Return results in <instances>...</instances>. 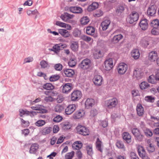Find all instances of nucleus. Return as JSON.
<instances>
[{
  "mask_svg": "<svg viewBox=\"0 0 159 159\" xmlns=\"http://www.w3.org/2000/svg\"><path fill=\"white\" fill-rule=\"evenodd\" d=\"M147 150L149 152H153L155 150V148L154 146L152 144H150L147 147Z\"/></svg>",
  "mask_w": 159,
  "mask_h": 159,
  "instance_id": "774afa93",
  "label": "nucleus"
},
{
  "mask_svg": "<svg viewBox=\"0 0 159 159\" xmlns=\"http://www.w3.org/2000/svg\"><path fill=\"white\" fill-rule=\"evenodd\" d=\"M98 3L96 2H94L89 6L88 10L89 11H92L98 8Z\"/></svg>",
  "mask_w": 159,
  "mask_h": 159,
  "instance_id": "cd10ccee",
  "label": "nucleus"
},
{
  "mask_svg": "<svg viewBox=\"0 0 159 159\" xmlns=\"http://www.w3.org/2000/svg\"><path fill=\"white\" fill-rule=\"evenodd\" d=\"M64 73L65 75L69 77H72L74 74V70L71 69H67L64 70Z\"/></svg>",
  "mask_w": 159,
  "mask_h": 159,
  "instance_id": "c756f323",
  "label": "nucleus"
},
{
  "mask_svg": "<svg viewBox=\"0 0 159 159\" xmlns=\"http://www.w3.org/2000/svg\"><path fill=\"white\" fill-rule=\"evenodd\" d=\"M128 68L127 65L124 63H120L117 67L118 73L120 75L124 74L126 72Z\"/></svg>",
  "mask_w": 159,
  "mask_h": 159,
  "instance_id": "0eeeda50",
  "label": "nucleus"
},
{
  "mask_svg": "<svg viewBox=\"0 0 159 159\" xmlns=\"http://www.w3.org/2000/svg\"><path fill=\"white\" fill-rule=\"evenodd\" d=\"M83 144L80 141H76L74 143L72 146L74 149L79 150L82 147Z\"/></svg>",
  "mask_w": 159,
  "mask_h": 159,
  "instance_id": "a878e982",
  "label": "nucleus"
},
{
  "mask_svg": "<svg viewBox=\"0 0 159 159\" xmlns=\"http://www.w3.org/2000/svg\"><path fill=\"white\" fill-rule=\"evenodd\" d=\"M74 16L73 15H71L67 13H64L61 16L60 18L63 21L66 22H70L71 21L70 20Z\"/></svg>",
  "mask_w": 159,
  "mask_h": 159,
  "instance_id": "1a4fd4ad",
  "label": "nucleus"
},
{
  "mask_svg": "<svg viewBox=\"0 0 159 159\" xmlns=\"http://www.w3.org/2000/svg\"><path fill=\"white\" fill-rule=\"evenodd\" d=\"M118 102L117 99L116 98H113L107 101V106L109 109H113L116 107Z\"/></svg>",
  "mask_w": 159,
  "mask_h": 159,
  "instance_id": "f03ea898",
  "label": "nucleus"
},
{
  "mask_svg": "<svg viewBox=\"0 0 159 159\" xmlns=\"http://www.w3.org/2000/svg\"><path fill=\"white\" fill-rule=\"evenodd\" d=\"M116 146L119 148L122 149L124 151L125 150V147L124 144L122 142L120 141H117L116 143Z\"/></svg>",
  "mask_w": 159,
  "mask_h": 159,
  "instance_id": "a19ab883",
  "label": "nucleus"
},
{
  "mask_svg": "<svg viewBox=\"0 0 159 159\" xmlns=\"http://www.w3.org/2000/svg\"><path fill=\"white\" fill-rule=\"evenodd\" d=\"M73 36L75 37H78L80 36L81 34V31L78 29H75L73 33Z\"/></svg>",
  "mask_w": 159,
  "mask_h": 159,
  "instance_id": "8fccbe9b",
  "label": "nucleus"
},
{
  "mask_svg": "<svg viewBox=\"0 0 159 159\" xmlns=\"http://www.w3.org/2000/svg\"><path fill=\"white\" fill-rule=\"evenodd\" d=\"M46 123L45 120H38L35 123L36 125L38 126H42L44 125Z\"/></svg>",
  "mask_w": 159,
  "mask_h": 159,
  "instance_id": "3c124183",
  "label": "nucleus"
},
{
  "mask_svg": "<svg viewBox=\"0 0 159 159\" xmlns=\"http://www.w3.org/2000/svg\"><path fill=\"white\" fill-rule=\"evenodd\" d=\"M21 121L22 122L21 124L23 126L26 127L29 126L30 123L28 121H25L23 119H21Z\"/></svg>",
  "mask_w": 159,
  "mask_h": 159,
  "instance_id": "338daca9",
  "label": "nucleus"
},
{
  "mask_svg": "<svg viewBox=\"0 0 159 159\" xmlns=\"http://www.w3.org/2000/svg\"><path fill=\"white\" fill-rule=\"evenodd\" d=\"M43 88L46 90H52L54 88V87L50 83H47L43 85Z\"/></svg>",
  "mask_w": 159,
  "mask_h": 159,
  "instance_id": "e433bc0d",
  "label": "nucleus"
},
{
  "mask_svg": "<svg viewBox=\"0 0 159 159\" xmlns=\"http://www.w3.org/2000/svg\"><path fill=\"white\" fill-rule=\"evenodd\" d=\"M102 142L100 140L99 138H98L96 142V147L98 150L102 152Z\"/></svg>",
  "mask_w": 159,
  "mask_h": 159,
  "instance_id": "c9c22d12",
  "label": "nucleus"
},
{
  "mask_svg": "<svg viewBox=\"0 0 159 159\" xmlns=\"http://www.w3.org/2000/svg\"><path fill=\"white\" fill-rule=\"evenodd\" d=\"M82 95V94L81 91L78 90L75 91L71 94V100L73 101L78 100L81 98Z\"/></svg>",
  "mask_w": 159,
  "mask_h": 159,
  "instance_id": "423d86ee",
  "label": "nucleus"
},
{
  "mask_svg": "<svg viewBox=\"0 0 159 159\" xmlns=\"http://www.w3.org/2000/svg\"><path fill=\"white\" fill-rule=\"evenodd\" d=\"M105 70H110L114 66L113 59L111 58L106 59L104 62Z\"/></svg>",
  "mask_w": 159,
  "mask_h": 159,
  "instance_id": "20e7f679",
  "label": "nucleus"
},
{
  "mask_svg": "<svg viewBox=\"0 0 159 159\" xmlns=\"http://www.w3.org/2000/svg\"><path fill=\"white\" fill-rule=\"evenodd\" d=\"M27 13L29 16L35 15L38 14V12L36 9L34 10V11L29 10L27 11Z\"/></svg>",
  "mask_w": 159,
  "mask_h": 159,
  "instance_id": "13d9d810",
  "label": "nucleus"
},
{
  "mask_svg": "<svg viewBox=\"0 0 159 159\" xmlns=\"http://www.w3.org/2000/svg\"><path fill=\"white\" fill-rule=\"evenodd\" d=\"M71 126V125L68 123H66L63 125V128L65 130H67L70 129Z\"/></svg>",
  "mask_w": 159,
  "mask_h": 159,
  "instance_id": "0e129e2a",
  "label": "nucleus"
},
{
  "mask_svg": "<svg viewBox=\"0 0 159 159\" xmlns=\"http://www.w3.org/2000/svg\"><path fill=\"white\" fill-rule=\"evenodd\" d=\"M60 78V76L58 75H52L49 78V80L51 82H54L58 80Z\"/></svg>",
  "mask_w": 159,
  "mask_h": 159,
  "instance_id": "37998d69",
  "label": "nucleus"
},
{
  "mask_svg": "<svg viewBox=\"0 0 159 159\" xmlns=\"http://www.w3.org/2000/svg\"><path fill=\"white\" fill-rule=\"evenodd\" d=\"M140 27L143 30H145L147 29L148 25L147 20L146 19H143L140 21Z\"/></svg>",
  "mask_w": 159,
  "mask_h": 159,
  "instance_id": "f3484780",
  "label": "nucleus"
},
{
  "mask_svg": "<svg viewBox=\"0 0 159 159\" xmlns=\"http://www.w3.org/2000/svg\"><path fill=\"white\" fill-rule=\"evenodd\" d=\"M157 9L155 5L151 4L148 9V14L151 16H154L156 13Z\"/></svg>",
  "mask_w": 159,
  "mask_h": 159,
  "instance_id": "9d476101",
  "label": "nucleus"
},
{
  "mask_svg": "<svg viewBox=\"0 0 159 159\" xmlns=\"http://www.w3.org/2000/svg\"><path fill=\"white\" fill-rule=\"evenodd\" d=\"M81 39L86 42H89L90 41H93V40L92 38L86 35H83L81 37Z\"/></svg>",
  "mask_w": 159,
  "mask_h": 159,
  "instance_id": "603ef678",
  "label": "nucleus"
},
{
  "mask_svg": "<svg viewBox=\"0 0 159 159\" xmlns=\"http://www.w3.org/2000/svg\"><path fill=\"white\" fill-rule=\"evenodd\" d=\"M150 25L153 28H158L159 26V20L157 19L153 20L151 23Z\"/></svg>",
  "mask_w": 159,
  "mask_h": 159,
  "instance_id": "4c0bfd02",
  "label": "nucleus"
},
{
  "mask_svg": "<svg viewBox=\"0 0 159 159\" xmlns=\"http://www.w3.org/2000/svg\"><path fill=\"white\" fill-rule=\"evenodd\" d=\"M149 38L148 37H145L141 41V45L144 48L147 47L149 44Z\"/></svg>",
  "mask_w": 159,
  "mask_h": 159,
  "instance_id": "bb28decb",
  "label": "nucleus"
},
{
  "mask_svg": "<svg viewBox=\"0 0 159 159\" xmlns=\"http://www.w3.org/2000/svg\"><path fill=\"white\" fill-rule=\"evenodd\" d=\"M103 13L102 11L99 10L96 11L94 14V16L95 17H99L103 15Z\"/></svg>",
  "mask_w": 159,
  "mask_h": 159,
  "instance_id": "680f3d73",
  "label": "nucleus"
},
{
  "mask_svg": "<svg viewBox=\"0 0 159 159\" xmlns=\"http://www.w3.org/2000/svg\"><path fill=\"white\" fill-rule=\"evenodd\" d=\"M123 38V36L121 34L115 35L111 39V42L113 44H117Z\"/></svg>",
  "mask_w": 159,
  "mask_h": 159,
  "instance_id": "ddd939ff",
  "label": "nucleus"
},
{
  "mask_svg": "<svg viewBox=\"0 0 159 159\" xmlns=\"http://www.w3.org/2000/svg\"><path fill=\"white\" fill-rule=\"evenodd\" d=\"M132 57L135 59H137L139 57V50L138 49H134L131 52Z\"/></svg>",
  "mask_w": 159,
  "mask_h": 159,
  "instance_id": "2f4dec72",
  "label": "nucleus"
},
{
  "mask_svg": "<svg viewBox=\"0 0 159 159\" xmlns=\"http://www.w3.org/2000/svg\"><path fill=\"white\" fill-rule=\"evenodd\" d=\"M31 108L33 110L39 111V112L40 113H46L48 112V111L44 109V107L41 105H38L35 107H31Z\"/></svg>",
  "mask_w": 159,
  "mask_h": 159,
  "instance_id": "4468645a",
  "label": "nucleus"
},
{
  "mask_svg": "<svg viewBox=\"0 0 159 159\" xmlns=\"http://www.w3.org/2000/svg\"><path fill=\"white\" fill-rule=\"evenodd\" d=\"M70 48L72 50L74 51H77L78 50L79 47L78 43L77 41H72L71 42Z\"/></svg>",
  "mask_w": 159,
  "mask_h": 159,
  "instance_id": "c85d7f7f",
  "label": "nucleus"
},
{
  "mask_svg": "<svg viewBox=\"0 0 159 159\" xmlns=\"http://www.w3.org/2000/svg\"><path fill=\"white\" fill-rule=\"evenodd\" d=\"M60 44H56L53 47L55 53H57L59 52L60 50Z\"/></svg>",
  "mask_w": 159,
  "mask_h": 159,
  "instance_id": "6e6d98bb",
  "label": "nucleus"
},
{
  "mask_svg": "<svg viewBox=\"0 0 159 159\" xmlns=\"http://www.w3.org/2000/svg\"><path fill=\"white\" fill-rule=\"evenodd\" d=\"M111 23V20L108 19L102 21L101 25L102 30L103 31L106 30L108 28Z\"/></svg>",
  "mask_w": 159,
  "mask_h": 159,
  "instance_id": "2eb2a0df",
  "label": "nucleus"
},
{
  "mask_svg": "<svg viewBox=\"0 0 159 159\" xmlns=\"http://www.w3.org/2000/svg\"><path fill=\"white\" fill-rule=\"evenodd\" d=\"M40 65L43 68H48L49 66L47 62L44 60L42 61L40 63Z\"/></svg>",
  "mask_w": 159,
  "mask_h": 159,
  "instance_id": "a18cd8bd",
  "label": "nucleus"
},
{
  "mask_svg": "<svg viewBox=\"0 0 159 159\" xmlns=\"http://www.w3.org/2000/svg\"><path fill=\"white\" fill-rule=\"evenodd\" d=\"M58 32L64 38L68 37L70 35V33L65 29H60L58 30Z\"/></svg>",
  "mask_w": 159,
  "mask_h": 159,
  "instance_id": "5701e85b",
  "label": "nucleus"
},
{
  "mask_svg": "<svg viewBox=\"0 0 159 159\" xmlns=\"http://www.w3.org/2000/svg\"><path fill=\"white\" fill-rule=\"evenodd\" d=\"M149 86V85L148 84L145 82H142L140 84V88L142 89H147Z\"/></svg>",
  "mask_w": 159,
  "mask_h": 159,
  "instance_id": "79ce46f5",
  "label": "nucleus"
},
{
  "mask_svg": "<svg viewBox=\"0 0 159 159\" xmlns=\"http://www.w3.org/2000/svg\"><path fill=\"white\" fill-rule=\"evenodd\" d=\"M69 66L70 67H73L76 64V59L75 58H71L68 62Z\"/></svg>",
  "mask_w": 159,
  "mask_h": 159,
  "instance_id": "c03bdc74",
  "label": "nucleus"
},
{
  "mask_svg": "<svg viewBox=\"0 0 159 159\" xmlns=\"http://www.w3.org/2000/svg\"><path fill=\"white\" fill-rule=\"evenodd\" d=\"M52 130V128L50 127H46L43 128L40 132L43 135H46L50 133Z\"/></svg>",
  "mask_w": 159,
  "mask_h": 159,
  "instance_id": "b1692460",
  "label": "nucleus"
},
{
  "mask_svg": "<svg viewBox=\"0 0 159 159\" xmlns=\"http://www.w3.org/2000/svg\"><path fill=\"white\" fill-rule=\"evenodd\" d=\"M95 103L94 99L92 98H88L85 102V107L87 109L90 108L94 105Z\"/></svg>",
  "mask_w": 159,
  "mask_h": 159,
  "instance_id": "dca6fc26",
  "label": "nucleus"
},
{
  "mask_svg": "<svg viewBox=\"0 0 159 159\" xmlns=\"http://www.w3.org/2000/svg\"><path fill=\"white\" fill-rule=\"evenodd\" d=\"M39 146L37 143L33 144L30 147L29 152L31 154H35L38 150Z\"/></svg>",
  "mask_w": 159,
  "mask_h": 159,
  "instance_id": "412c9836",
  "label": "nucleus"
},
{
  "mask_svg": "<svg viewBox=\"0 0 159 159\" xmlns=\"http://www.w3.org/2000/svg\"><path fill=\"white\" fill-rule=\"evenodd\" d=\"M151 33L153 35H158L159 34V30L157 28H153L151 30Z\"/></svg>",
  "mask_w": 159,
  "mask_h": 159,
  "instance_id": "5fc2aeb1",
  "label": "nucleus"
},
{
  "mask_svg": "<svg viewBox=\"0 0 159 159\" xmlns=\"http://www.w3.org/2000/svg\"><path fill=\"white\" fill-rule=\"evenodd\" d=\"M62 119L61 116L58 115L55 117L53 119L54 122H59L61 121Z\"/></svg>",
  "mask_w": 159,
  "mask_h": 159,
  "instance_id": "e2e57ef3",
  "label": "nucleus"
},
{
  "mask_svg": "<svg viewBox=\"0 0 159 159\" xmlns=\"http://www.w3.org/2000/svg\"><path fill=\"white\" fill-rule=\"evenodd\" d=\"M132 132L133 135L137 138L139 136V131L137 128H134L132 130Z\"/></svg>",
  "mask_w": 159,
  "mask_h": 159,
  "instance_id": "4d7b16f0",
  "label": "nucleus"
},
{
  "mask_svg": "<svg viewBox=\"0 0 159 159\" xmlns=\"http://www.w3.org/2000/svg\"><path fill=\"white\" fill-rule=\"evenodd\" d=\"M157 57V53L156 51H152L150 52L148 55L149 59L152 61H154Z\"/></svg>",
  "mask_w": 159,
  "mask_h": 159,
  "instance_id": "aec40b11",
  "label": "nucleus"
},
{
  "mask_svg": "<svg viewBox=\"0 0 159 159\" xmlns=\"http://www.w3.org/2000/svg\"><path fill=\"white\" fill-rule=\"evenodd\" d=\"M74 154L75 152L74 151L67 153L65 156V159H71L73 157Z\"/></svg>",
  "mask_w": 159,
  "mask_h": 159,
  "instance_id": "09e8293b",
  "label": "nucleus"
},
{
  "mask_svg": "<svg viewBox=\"0 0 159 159\" xmlns=\"http://www.w3.org/2000/svg\"><path fill=\"white\" fill-rule=\"evenodd\" d=\"M94 58L96 59H98L103 57V53L100 50H95L93 53Z\"/></svg>",
  "mask_w": 159,
  "mask_h": 159,
  "instance_id": "7c9ffc66",
  "label": "nucleus"
},
{
  "mask_svg": "<svg viewBox=\"0 0 159 159\" xmlns=\"http://www.w3.org/2000/svg\"><path fill=\"white\" fill-rule=\"evenodd\" d=\"M156 75L154 76V75H151L149 76L148 79V80L149 82L152 84H154L158 81V79L157 78Z\"/></svg>",
  "mask_w": 159,
  "mask_h": 159,
  "instance_id": "72a5a7b5",
  "label": "nucleus"
},
{
  "mask_svg": "<svg viewBox=\"0 0 159 159\" xmlns=\"http://www.w3.org/2000/svg\"><path fill=\"white\" fill-rule=\"evenodd\" d=\"M139 71L138 68H137L134 71V74L133 77L134 78H136L138 80L139 77Z\"/></svg>",
  "mask_w": 159,
  "mask_h": 159,
  "instance_id": "864d4df0",
  "label": "nucleus"
},
{
  "mask_svg": "<svg viewBox=\"0 0 159 159\" xmlns=\"http://www.w3.org/2000/svg\"><path fill=\"white\" fill-rule=\"evenodd\" d=\"M140 157H142V159H149L148 157L146 155V152L142 146H140Z\"/></svg>",
  "mask_w": 159,
  "mask_h": 159,
  "instance_id": "393cba45",
  "label": "nucleus"
},
{
  "mask_svg": "<svg viewBox=\"0 0 159 159\" xmlns=\"http://www.w3.org/2000/svg\"><path fill=\"white\" fill-rule=\"evenodd\" d=\"M125 9L124 5H120L118 6L116 9V13L118 15H120L123 13Z\"/></svg>",
  "mask_w": 159,
  "mask_h": 159,
  "instance_id": "473e14b6",
  "label": "nucleus"
},
{
  "mask_svg": "<svg viewBox=\"0 0 159 159\" xmlns=\"http://www.w3.org/2000/svg\"><path fill=\"white\" fill-rule=\"evenodd\" d=\"M91 64V61L86 58L83 60L79 64V66L83 69L87 70L90 67Z\"/></svg>",
  "mask_w": 159,
  "mask_h": 159,
  "instance_id": "7ed1b4c3",
  "label": "nucleus"
},
{
  "mask_svg": "<svg viewBox=\"0 0 159 159\" xmlns=\"http://www.w3.org/2000/svg\"><path fill=\"white\" fill-rule=\"evenodd\" d=\"M77 132L78 134L84 136L88 135L89 134V129L85 126L79 125L76 127Z\"/></svg>",
  "mask_w": 159,
  "mask_h": 159,
  "instance_id": "f257e3e1",
  "label": "nucleus"
},
{
  "mask_svg": "<svg viewBox=\"0 0 159 159\" xmlns=\"http://www.w3.org/2000/svg\"><path fill=\"white\" fill-rule=\"evenodd\" d=\"M54 68L56 70L60 71L62 68V66L60 64H57L54 66Z\"/></svg>",
  "mask_w": 159,
  "mask_h": 159,
  "instance_id": "69168bd1",
  "label": "nucleus"
},
{
  "mask_svg": "<svg viewBox=\"0 0 159 159\" xmlns=\"http://www.w3.org/2000/svg\"><path fill=\"white\" fill-rule=\"evenodd\" d=\"M62 86V92L63 93H68L72 89V85L70 83H66Z\"/></svg>",
  "mask_w": 159,
  "mask_h": 159,
  "instance_id": "f8f14e48",
  "label": "nucleus"
},
{
  "mask_svg": "<svg viewBox=\"0 0 159 159\" xmlns=\"http://www.w3.org/2000/svg\"><path fill=\"white\" fill-rule=\"evenodd\" d=\"M145 100L149 102H153L154 101V98L151 96H146L145 97Z\"/></svg>",
  "mask_w": 159,
  "mask_h": 159,
  "instance_id": "bf43d9fd",
  "label": "nucleus"
},
{
  "mask_svg": "<svg viewBox=\"0 0 159 159\" xmlns=\"http://www.w3.org/2000/svg\"><path fill=\"white\" fill-rule=\"evenodd\" d=\"M84 112L83 110H79L76 111L73 115L75 119H79L84 116Z\"/></svg>",
  "mask_w": 159,
  "mask_h": 159,
  "instance_id": "a211bd4d",
  "label": "nucleus"
},
{
  "mask_svg": "<svg viewBox=\"0 0 159 159\" xmlns=\"http://www.w3.org/2000/svg\"><path fill=\"white\" fill-rule=\"evenodd\" d=\"M143 131L145 135L148 137H151L153 134L152 131L149 129L145 128L143 129Z\"/></svg>",
  "mask_w": 159,
  "mask_h": 159,
  "instance_id": "ea45409f",
  "label": "nucleus"
},
{
  "mask_svg": "<svg viewBox=\"0 0 159 159\" xmlns=\"http://www.w3.org/2000/svg\"><path fill=\"white\" fill-rule=\"evenodd\" d=\"M86 149L88 154L90 156H92L93 153L92 145H89L87 146Z\"/></svg>",
  "mask_w": 159,
  "mask_h": 159,
  "instance_id": "49530a36",
  "label": "nucleus"
},
{
  "mask_svg": "<svg viewBox=\"0 0 159 159\" xmlns=\"http://www.w3.org/2000/svg\"><path fill=\"white\" fill-rule=\"evenodd\" d=\"M122 137L123 139L126 141L127 143H129L131 142V136L128 132H124L122 135Z\"/></svg>",
  "mask_w": 159,
  "mask_h": 159,
  "instance_id": "4be33fe9",
  "label": "nucleus"
},
{
  "mask_svg": "<svg viewBox=\"0 0 159 159\" xmlns=\"http://www.w3.org/2000/svg\"><path fill=\"white\" fill-rule=\"evenodd\" d=\"M138 14L135 12H133L127 19V21L130 24H132L137 21L139 18Z\"/></svg>",
  "mask_w": 159,
  "mask_h": 159,
  "instance_id": "39448f33",
  "label": "nucleus"
},
{
  "mask_svg": "<svg viewBox=\"0 0 159 159\" xmlns=\"http://www.w3.org/2000/svg\"><path fill=\"white\" fill-rule=\"evenodd\" d=\"M76 105L74 104L69 105L65 110V113L66 114L70 115L75 110Z\"/></svg>",
  "mask_w": 159,
  "mask_h": 159,
  "instance_id": "9b49d317",
  "label": "nucleus"
},
{
  "mask_svg": "<svg viewBox=\"0 0 159 159\" xmlns=\"http://www.w3.org/2000/svg\"><path fill=\"white\" fill-rule=\"evenodd\" d=\"M64 100V98L63 96L61 95H59L57 98L56 100L57 102L59 103L62 102Z\"/></svg>",
  "mask_w": 159,
  "mask_h": 159,
  "instance_id": "052dcab7",
  "label": "nucleus"
},
{
  "mask_svg": "<svg viewBox=\"0 0 159 159\" xmlns=\"http://www.w3.org/2000/svg\"><path fill=\"white\" fill-rule=\"evenodd\" d=\"M69 10L70 12L74 13H81L83 11L81 8L76 6L70 7L69 8Z\"/></svg>",
  "mask_w": 159,
  "mask_h": 159,
  "instance_id": "6ab92c4d",
  "label": "nucleus"
},
{
  "mask_svg": "<svg viewBox=\"0 0 159 159\" xmlns=\"http://www.w3.org/2000/svg\"><path fill=\"white\" fill-rule=\"evenodd\" d=\"M89 21V19L87 16H84L82 17L80 20L81 24L82 25L87 24Z\"/></svg>",
  "mask_w": 159,
  "mask_h": 159,
  "instance_id": "58836bf2",
  "label": "nucleus"
},
{
  "mask_svg": "<svg viewBox=\"0 0 159 159\" xmlns=\"http://www.w3.org/2000/svg\"><path fill=\"white\" fill-rule=\"evenodd\" d=\"M103 81V78L100 75H95L93 79V82L94 84L96 86H101L102 84Z\"/></svg>",
  "mask_w": 159,
  "mask_h": 159,
  "instance_id": "6e6552de",
  "label": "nucleus"
},
{
  "mask_svg": "<svg viewBox=\"0 0 159 159\" xmlns=\"http://www.w3.org/2000/svg\"><path fill=\"white\" fill-rule=\"evenodd\" d=\"M95 30V29L93 27L88 26L86 29V33L89 35H93L94 34Z\"/></svg>",
  "mask_w": 159,
  "mask_h": 159,
  "instance_id": "f704fd0d",
  "label": "nucleus"
},
{
  "mask_svg": "<svg viewBox=\"0 0 159 159\" xmlns=\"http://www.w3.org/2000/svg\"><path fill=\"white\" fill-rule=\"evenodd\" d=\"M63 110V107L60 104L56 105L54 108L55 111L56 112H60Z\"/></svg>",
  "mask_w": 159,
  "mask_h": 159,
  "instance_id": "de8ad7c7",
  "label": "nucleus"
}]
</instances>
